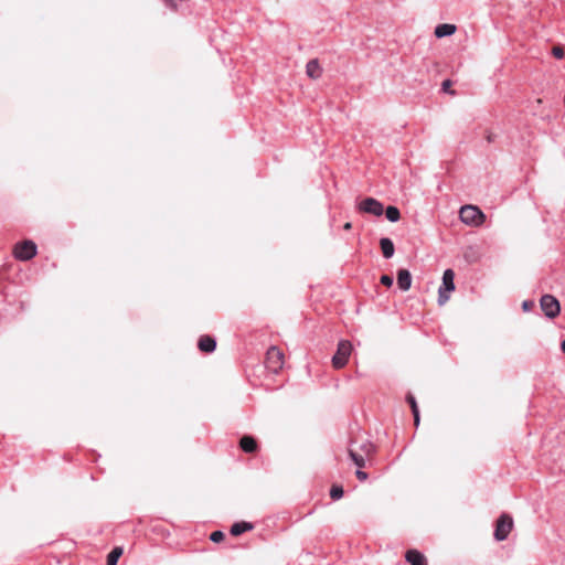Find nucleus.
Here are the masks:
<instances>
[{
    "mask_svg": "<svg viewBox=\"0 0 565 565\" xmlns=\"http://www.w3.org/2000/svg\"><path fill=\"white\" fill-rule=\"evenodd\" d=\"M122 555V547L116 546L107 556V565H117L119 557Z\"/></svg>",
    "mask_w": 565,
    "mask_h": 565,
    "instance_id": "obj_18",
    "label": "nucleus"
},
{
    "mask_svg": "<svg viewBox=\"0 0 565 565\" xmlns=\"http://www.w3.org/2000/svg\"><path fill=\"white\" fill-rule=\"evenodd\" d=\"M380 281H381L382 285H384L386 287H392L393 282H394V279L390 275H382Z\"/></svg>",
    "mask_w": 565,
    "mask_h": 565,
    "instance_id": "obj_26",
    "label": "nucleus"
},
{
    "mask_svg": "<svg viewBox=\"0 0 565 565\" xmlns=\"http://www.w3.org/2000/svg\"><path fill=\"white\" fill-rule=\"evenodd\" d=\"M239 446L243 451L252 454L257 449V443L252 436L241 438Z\"/></svg>",
    "mask_w": 565,
    "mask_h": 565,
    "instance_id": "obj_15",
    "label": "nucleus"
},
{
    "mask_svg": "<svg viewBox=\"0 0 565 565\" xmlns=\"http://www.w3.org/2000/svg\"><path fill=\"white\" fill-rule=\"evenodd\" d=\"M350 355H332V366L334 369H342L349 362Z\"/></svg>",
    "mask_w": 565,
    "mask_h": 565,
    "instance_id": "obj_19",
    "label": "nucleus"
},
{
    "mask_svg": "<svg viewBox=\"0 0 565 565\" xmlns=\"http://www.w3.org/2000/svg\"><path fill=\"white\" fill-rule=\"evenodd\" d=\"M352 344L350 341L341 340L338 344L335 353H351Z\"/></svg>",
    "mask_w": 565,
    "mask_h": 565,
    "instance_id": "obj_21",
    "label": "nucleus"
},
{
    "mask_svg": "<svg viewBox=\"0 0 565 565\" xmlns=\"http://www.w3.org/2000/svg\"><path fill=\"white\" fill-rule=\"evenodd\" d=\"M450 291H446L443 287H439L438 289V303L440 306L445 305L448 299H449V294Z\"/></svg>",
    "mask_w": 565,
    "mask_h": 565,
    "instance_id": "obj_23",
    "label": "nucleus"
},
{
    "mask_svg": "<svg viewBox=\"0 0 565 565\" xmlns=\"http://www.w3.org/2000/svg\"><path fill=\"white\" fill-rule=\"evenodd\" d=\"M552 54L556 57V58H563L564 55H565V51L562 46H554L552 49Z\"/></svg>",
    "mask_w": 565,
    "mask_h": 565,
    "instance_id": "obj_27",
    "label": "nucleus"
},
{
    "mask_svg": "<svg viewBox=\"0 0 565 565\" xmlns=\"http://www.w3.org/2000/svg\"><path fill=\"white\" fill-rule=\"evenodd\" d=\"M451 81L450 79H445L443 83H441V90L445 92V93H451L450 92V86H451Z\"/></svg>",
    "mask_w": 565,
    "mask_h": 565,
    "instance_id": "obj_28",
    "label": "nucleus"
},
{
    "mask_svg": "<svg viewBox=\"0 0 565 565\" xmlns=\"http://www.w3.org/2000/svg\"><path fill=\"white\" fill-rule=\"evenodd\" d=\"M397 286L402 291L409 290L412 286V274L406 268H401L397 270Z\"/></svg>",
    "mask_w": 565,
    "mask_h": 565,
    "instance_id": "obj_8",
    "label": "nucleus"
},
{
    "mask_svg": "<svg viewBox=\"0 0 565 565\" xmlns=\"http://www.w3.org/2000/svg\"><path fill=\"white\" fill-rule=\"evenodd\" d=\"M405 559L411 565H427L426 557L417 550H408L405 554Z\"/></svg>",
    "mask_w": 565,
    "mask_h": 565,
    "instance_id": "obj_9",
    "label": "nucleus"
},
{
    "mask_svg": "<svg viewBox=\"0 0 565 565\" xmlns=\"http://www.w3.org/2000/svg\"><path fill=\"white\" fill-rule=\"evenodd\" d=\"M533 305H534V303H533V301L524 300V301L522 302V309H523L524 311H529V310H531V308L533 307Z\"/></svg>",
    "mask_w": 565,
    "mask_h": 565,
    "instance_id": "obj_31",
    "label": "nucleus"
},
{
    "mask_svg": "<svg viewBox=\"0 0 565 565\" xmlns=\"http://www.w3.org/2000/svg\"><path fill=\"white\" fill-rule=\"evenodd\" d=\"M486 139L489 143H491L495 140V135H493L492 132H488Z\"/></svg>",
    "mask_w": 565,
    "mask_h": 565,
    "instance_id": "obj_32",
    "label": "nucleus"
},
{
    "mask_svg": "<svg viewBox=\"0 0 565 565\" xmlns=\"http://www.w3.org/2000/svg\"><path fill=\"white\" fill-rule=\"evenodd\" d=\"M352 227V224L350 222H347L344 225H343V228L344 230H350Z\"/></svg>",
    "mask_w": 565,
    "mask_h": 565,
    "instance_id": "obj_33",
    "label": "nucleus"
},
{
    "mask_svg": "<svg viewBox=\"0 0 565 565\" xmlns=\"http://www.w3.org/2000/svg\"><path fill=\"white\" fill-rule=\"evenodd\" d=\"M355 475H356V478L361 481H365L367 479V473L362 471L361 469H358Z\"/></svg>",
    "mask_w": 565,
    "mask_h": 565,
    "instance_id": "obj_30",
    "label": "nucleus"
},
{
    "mask_svg": "<svg viewBox=\"0 0 565 565\" xmlns=\"http://www.w3.org/2000/svg\"><path fill=\"white\" fill-rule=\"evenodd\" d=\"M306 73L310 78H318L321 75V67L318 60H310L306 65Z\"/></svg>",
    "mask_w": 565,
    "mask_h": 565,
    "instance_id": "obj_14",
    "label": "nucleus"
},
{
    "mask_svg": "<svg viewBox=\"0 0 565 565\" xmlns=\"http://www.w3.org/2000/svg\"><path fill=\"white\" fill-rule=\"evenodd\" d=\"M540 306L544 315L550 318H556L561 312V305L556 297L552 295H543L540 299Z\"/></svg>",
    "mask_w": 565,
    "mask_h": 565,
    "instance_id": "obj_3",
    "label": "nucleus"
},
{
    "mask_svg": "<svg viewBox=\"0 0 565 565\" xmlns=\"http://www.w3.org/2000/svg\"><path fill=\"white\" fill-rule=\"evenodd\" d=\"M459 217L462 223L471 226H480L486 221V214L476 205L462 206Z\"/></svg>",
    "mask_w": 565,
    "mask_h": 565,
    "instance_id": "obj_1",
    "label": "nucleus"
},
{
    "mask_svg": "<svg viewBox=\"0 0 565 565\" xmlns=\"http://www.w3.org/2000/svg\"><path fill=\"white\" fill-rule=\"evenodd\" d=\"M198 349L203 353H213L216 349V340L212 335H201L198 341Z\"/></svg>",
    "mask_w": 565,
    "mask_h": 565,
    "instance_id": "obj_7",
    "label": "nucleus"
},
{
    "mask_svg": "<svg viewBox=\"0 0 565 565\" xmlns=\"http://www.w3.org/2000/svg\"><path fill=\"white\" fill-rule=\"evenodd\" d=\"M406 401L407 403L409 404L411 408H412V413H413V416H414V424L415 426L417 427L419 425V409H418V405H417V402L415 399V396L411 393L407 394L406 396Z\"/></svg>",
    "mask_w": 565,
    "mask_h": 565,
    "instance_id": "obj_16",
    "label": "nucleus"
},
{
    "mask_svg": "<svg viewBox=\"0 0 565 565\" xmlns=\"http://www.w3.org/2000/svg\"><path fill=\"white\" fill-rule=\"evenodd\" d=\"M380 247L384 258L390 259L393 257L395 247L393 241L390 237H382L380 239Z\"/></svg>",
    "mask_w": 565,
    "mask_h": 565,
    "instance_id": "obj_11",
    "label": "nucleus"
},
{
    "mask_svg": "<svg viewBox=\"0 0 565 565\" xmlns=\"http://www.w3.org/2000/svg\"><path fill=\"white\" fill-rule=\"evenodd\" d=\"M265 353L271 354V353H282V351L277 345H269Z\"/></svg>",
    "mask_w": 565,
    "mask_h": 565,
    "instance_id": "obj_29",
    "label": "nucleus"
},
{
    "mask_svg": "<svg viewBox=\"0 0 565 565\" xmlns=\"http://www.w3.org/2000/svg\"><path fill=\"white\" fill-rule=\"evenodd\" d=\"M285 356L286 355H265V367L273 373H277L285 364Z\"/></svg>",
    "mask_w": 565,
    "mask_h": 565,
    "instance_id": "obj_6",
    "label": "nucleus"
},
{
    "mask_svg": "<svg viewBox=\"0 0 565 565\" xmlns=\"http://www.w3.org/2000/svg\"><path fill=\"white\" fill-rule=\"evenodd\" d=\"M38 254V246L33 241L26 239L14 246L13 255L17 259L26 262Z\"/></svg>",
    "mask_w": 565,
    "mask_h": 565,
    "instance_id": "obj_2",
    "label": "nucleus"
},
{
    "mask_svg": "<svg viewBox=\"0 0 565 565\" xmlns=\"http://www.w3.org/2000/svg\"><path fill=\"white\" fill-rule=\"evenodd\" d=\"M254 529V525L253 523L250 522H245V521H242V522H236L234 523L232 526H231V530H230V533L233 535V536H238L247 531H252Z\"/></svg>",
    "mask_w": 565,
    "mask_h": 565,
    "instance_id": "obj_12",
    "label": "nucleus"
},
{
    "mask_svg": "<svg viewBox=\"0 0 565 565\" xmlns=\"http://www.w3.org/2000/svg\"><path fill=\"white\" fill-rule=\"evenodd\" d=\"M455 273L452 269H446L443 274V284L440 287H443L446 291H452L455 290Z\"/></svg>",
    "mask_w": 565,
    "mask_h": 565,
    "instance_id": "obj_13",
    "label": "nucleus"
},
{
    "mask_svg": "<svg viewBox=\"0 0 565 565\" xmlns=\"http://www.w3.org/2000/svg\"><path fill=\"white\" fill-rule=\"evenodd\" d=\"M225 537L224 533L222 531H214L210 535V540L214 543H220Z\"/></svg>",
    "mask_w": 565,
    "mask_h": 565,
    "instance_id": "obj_24",
    "label": "nucleus"
},
{
    "mask_svg": "<svg viewBox=\"0 0 565 565\" xmlns=\"http://www.w3.org/2000/svg\"><path fill=\"white\" fill-rule=\"evenodd\" d=\"M456 25L450 23H440L435 28L434 34L437 39L450 36L456 32Z\"/></svg>",
    "mask_w": 565,
    "mask_h": 565,
    "instance_id": "obj_10",
    "label": "nucleus"
},
{
    "mask_svg": "<svg viewBox=\"0 0 565 565\" xmlns=\"http://www.w3.org/2000/svg\"><path fill=\"white\" fill-rule=\"evenodd\" d=\"M562 353H565V339L561 342Z\"/></svg>",
    "mask_w": 565,
    "mask_h": 565,
    "instance_id": "obj_34",
    "label": "nucleus"
},
{
    "mask_svg": "<svg viewBox=\"0 0 565 565\" xmlns=\"http://www.w3.org/2000/svg\"><path fill=\"white\" fill-rule=\"evenodd\" d=\"M513 527V520L508 514H502L495 524L494 537L497 541H504Z\"/></svg>",
    "mask_w": 565,
    "mask_h": 565,
    "instance_id": "obj_4",
    "label": "nucleus"
},
{
    "mask_svg": "<svg viewBox=\"0 0 565 565\" xmlns=\"http://www.w3.org/2000/svg\"><path fill=\"white\" fill-rule=\"evenodd\" d=\"M359 210L374 216H381L384 213V205L374 198H365L359 204Z\"/></svg>",
    "mask_w": 565,
    "mask_h": 565,
    "instance_id": "obj_5",
    "label": "nucleus"
},
{
    "mask_svg": "<svg viewBox=\"0 0 565 565\" xmlns=\"http://www.w3.org/2000/svg\"><path fill=\"white\" fill-rule=\"evenodd\" d=\"M343 488L341 486H332L330 497L332 500H339L343 497Z\"/></svg>",
    "mask_w": 565,
    "mask_h": 565,
    "instance_id": "obj_22",
    "label": "nucleus"
},
{
    "mask_svg": "<svg viewBox=\"0 0 565 565\" xmlns=\"http://www.w3.org/2000/svg\"><path fill=\"white\" fill-rule=\"evenodd\" d=\"M360 448L366 456L371 455L374 450V446L369 441L363 443Z\"/></svg>",
    "mask_w": 565,
    "mask_h": 565,
    "instance_id": "obj_25",
    "label": "nucleus"
},
{
    "mask_svg": "<svg viewBox=\"0 0 565 565\" xmlns=\"http://www.w3.org/2000/svg\"><path fill=\"white\" fill-rule=\"evenodd\" d=\"M385 216L386 218L392 222H398L401 218V212L395 205H388L385 210Z\"/></svg>",
    "mask_w": 565,
    "mask_h": 565,
    "instance_id": "obj_17",
    "label": "nucleus"
},
{
    "mask_svg": "<svg viewBox=\"0 0 565 565\" xmlns=\"http://www.w3.org/2000/svg\"><path fill=\"white\" fill-rule=\"evenodd\" d=\"M349 456L359 468H363L365 466L364 456L355 452L354 449H349Z\"/></svg>",
    "mask_w": 565,
    "mask_h": 565,
    "instance_id": "obj_20",
    "label": "nucleus"
}]
</instances>
